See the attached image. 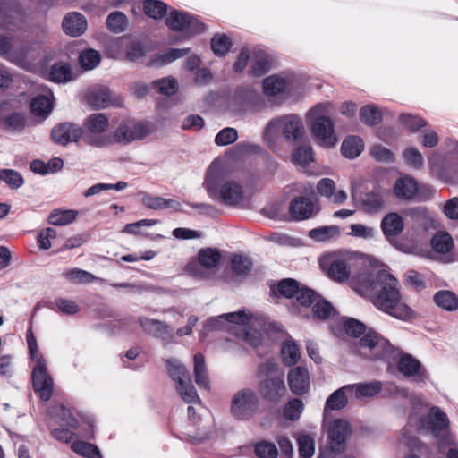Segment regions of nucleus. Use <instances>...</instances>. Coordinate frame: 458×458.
<instances>
[{"label": "nucleus", "instance_id": "obj_1", "mask_svg": "<svg viewBox=\"0 0 458 458\" xmlns=\"http://www.w3.org/2000/svg\"><path fill=\"white\" fill-rule=\"evenodd\" d=\"M350 284L360 295L369 297L378 310L398 319L411 318L412 310L401 301L398 281L386 270L365 267L351 278Z\"/></svg>", "mask_w": 458, "mask_h": 458}, {"label": "nucleus", "instance_id": "obj_2", "mask_svg": "<svg viewBox=\"0 0 458 458\" xmlns=\"http://www.w3.org/2000/svg\"><path fill=\"white\" fill-rule=\"evenodd\" d=\"M354 352L363 358L384 360L388 363L398 358L397 369L404 377H414L419 382L426 377L425 370L418 360L410 354H401L387 339L375 331H369L363 335L358 344H355Z\"/></svg>", "mask_w": 458, "mask_h": 458}, {"label": "nucleus", "instance_id": "obj_3", "mask_svg": "<svg viewBox=\"0 0 458 458\" xmlns=\"http://www.w3.org/2000/svg\"><path fill=\"white\" fill-rule=\"evenodd\" d=\"M203 187L212 200L227 207H239L245 201L242 184L239 181L227 178L220 163L216 161L209 165Z\"/></svg>", "mask_w": 458, "mask_h": 458}, {"label": "nucleus", "instance_id": "obj_4", "mask_svg": "<svg viewBox=\"0 0 458 458\" xmlns=\"http://www.w3.org/2000/svg\"><path fill=\"white\" fill-rule=\"evenodd\" d=\"M50 412L57 424L67 428H58L51 430L52 437L56 440L70 443L75 437V433L71 429H76L78 434L84 438L89 439L93 437L94 420L91 417L82 416L75 410L63 404L54 406Z\"/></svg>", "mask_w": 458, "mask_h": 458}, {"label": "nucleus", "instance_id": "obj_5", "mask_svg": "<svg viewBox=\"0 0 458 458\" xmlns=\"http://www.w3.org/2000/svg\"><path fill=\"white\" fill-rule=\"evenodd\" d=\"M304 131L301 118L296 114H287L270 120L264 129L263 139L274 150L281 136L286 140L297 141L302 138Z\"/></svg>", "mask_w": 458, "mask_h": 458}, {"label": "nucleus", "instance_id": "obj_6", "mask_svg": "<svg viewBox=\"0 0 458 458\" xmlns=\"http://www.w3.org/2000/svg\"><path fill=\"white\" fill-rule=\"evenodd\" d=\"M223 109L233 115L259 113L267 107L264 98L251 86L237 87L222 102Z\"/></svg>", "mask_w": 458, "mask_h": 458}, {"label": "nucleus", "instance_id": "obj_7", "mask_svg": "<svg viewBox=\"0 0 458 458\" xmlns=\"http://www.w3.org/2000/svg\"><path fill=\"white\" fill-rule=\"evenodd\" d=\"M330 110L329 103H322L316 105L307 114L313 136L318 143L325 148L334 147L338 141L335 124L328 116Z\"/></svg>", "mask_w": 458, "mask_h": 458}, {"label": "nucleus", "instance_id": "obj_8", "mask_svg": "<svg viewBox=\"0 0 458 458\" xmlns=\"http://www.w3.org/2000/svg\"><path fill=\"white\" fill-rule=\"evenodd\" d=\"M167 370L181 398L187 403H200L186 367L176 359L167 360Z\"/></svg>", "mask_w": 458, "mask_h": 458}, {"label": "nucleus", "instance_id": "obj_9", "mask_svg": "<svg viewBox=\"0 0 458 458\" xmlns=\"http://www.w3.org/2000/svg\"><path fill=\"white\" fill-rule=\"evenodd\" d=\"M259 408V396L251 388L240 389L232 396L230 412L237 420H250L257 414Z\"/></svg>", "mask_w": 458, "mask_h": 458}, {"label": "nucleus", "instance_id": "obj_10", "mask_svg": "<svg viewBox=\"0 0 458 458\" xmlns=\"http://www.w3.org/2000/svg\"><path fill=\"white\" fill-rule=\"evenodd\" d=\"M294 76L290 73L274 74L265 78L262 89L271 106H278L288 97L293 89Z\"/></svg>", "mask_w": 458, "mask_h": 458}, {"label": "nucleus", "instance_id": "obj_11", "mask_svg": "<svg viewBox=\"0 0 458 458\" xmlns=\"http://www.w3.org/2000/svg\"><path fill=\"white\" fill-rule=\"evenodd\" d=\"M226 324L232 326V324L249 327V328H244V332L242 337L248 342L250 345L257 347L261 344L263 339V334L259 330H254L251 327L255 325H259L262 327V329H266V323L259 319L257 317L252 316L250 313H247L245 310H238L235 312H230L226 314H223Z\"/></svg>", "mask_w": 458, "mask_h": 458}, {"label": "nucleus", "instance_id": "obj_12", "mask_svg": "<svg viewBox=\"0 0 458 458\" xmlns=\"http://www.w3.org/2000/svg\"><path fill=\"white\" fill-rule=\"evenodd\" d=\"M109 124L108 118L105 114L96 113L89 115L84 122L82 137L84 141L96 148H103L110 142L108 137L103 134Z\"/></svg>", "mask_w": 458, "mask_h": 458}, {"label": "nucleus", "instance_id": "obj_13", "mask_svg": "<svg viewBox=\"0 0 458 458\" xmlns=\"http://www.w3.org/2000/svg\"><path fill=\"white\" fill-rule=\"evenodd\" d=\"M154 131L153 124L134 119L125 120L119 124L114 133V139L121 144H129L143 140Z\"/></svg>", "mask_w": 458, "mask_h": 458}, {"label": "nucleus", "instance_id": "obj_14", "mask_svg": "<svg viewBox=\"0 0 458 458\" xmlns=\"http://www.w3.org/2000/svg\"><path fill=\"white\" fill-rule=\"evenodd\" d=\"M320 266L327 276L337 283L346 281L351 274V259L342 253H329L320 259Z\"/></svg>", "mask_w": 458, "mask_h": 458}, {"label": "nucleus", "instance_id": "obj_15", "mask_svg": "<svg viewBox=\"0 0 458 458\" xmlns=\"http://www.w3.org/2000/svg\"><path fill=\"white\" fill-rule=\"evenodd\" d=\"M221 260V254L217 249H201L198 254V261H191L187 265V271L199 279L209 277Z\"/></svg>", "mask_w": 458, "mask_h": 458}, {"label": "nucleus", "instance_id": "obj_16", "mask_svg": "<svg viewBox=\"0 0 458 458\" xmlns=\"http://www.w3.org/2000/svg\"><path fill=\"white\" fill-rule=\"evenodd\" d=\"M167 26L174 31H183L191 36L204 31V24L194 15L182 12L173 10L166 18Z\"/></svg>", "mask_w": 458, "mask_h": 458}, {"label": "nucleus", "instance_id": "obj_17", "mask_svg": "<svg viewBox=\"0 0 458 458\" xmlns=\"http://www.w3.org/2000/svg\"><path fill=\"white\" fill-rule=\"evenodd\" d=\"M34 362L32 369V383L36 394L41 400L48 401L53 394V379L47 371L45 359H38Z\"/></svg>", "mask_w": 458, "mask_h": 458}, {"label": "nucleus", "instance_id": "obj_18", "mask_svg": "<svg viewBox=\"0 0 458 458\" xmlns=\"http://www.w3.org/2000/svg\"><path fill=\"white\" fill-rule=\"evenodd\" d=\"M350 434V425L343 419L334 420L327 425V444L331 451L340 453L345 448V442Z\"/></svg>", "mask_w": 458, "mask_h": 458}, {"label": "nucleus", "instance_id": "obj_19", "mask_svg": "<svg viewBox=\"0 0 458 458\" xmlns=\"http://www.w3.org/2000/svg\"><path fill=\"white\" fill-rule=\"evenodd\" d=\"M418 427L437 437L448 428L449 419L440 408L434 406L427 416L420 420Z\"/></svg>", "mask_w": 458, "mask_h": 458}, {"label": "nucleus", "instance_id": "obj_20", "mask_svg": "<svg viewBox=\"0 0 458 458\" xmlns=\"http://www.w3.org/2000/svg\"><path fill=\"white\" fill-rule=\"evenodd\" d=\"M318 211V202L307 197L294 198L289 205V214L294 221L310 219L315 216Z\"/></svg>", "mask_w": 458, "mask_h": 458}, {"label": "nucleus", "instance_id": "obj_21", "mask_svg": "<svg viewBox=\"0 0 458 458\" xmlns=\"http://www.w3.org/2000/svg\"><path fill=\"white\" fill-rule=\"evenodd\" d=\"M139 323L146 333L161 339L165 344L174 343V329L171 326L148 318H140Z\"/></svg>", "mask_w": 458, "mask_h": 458}, {"label": "nucleus", "instance_id": "obj_22", "mask_svg": "<svg viewBox=\"0 0 458 458\" xmlns=\"http://www.w3.org/2000/svg\"><path fill=\"white\" fill-rule=\"evenodd\" d=\"M287 379L290 390L296 395H302L310 390V373L305 367L297 366L290 369Z\"/></svg>", "mask_w": 458, "mask_h": 458}, {"label": "nucleus", "instance_id": "obj_23", "mask_svg": "<svg viewBox=\"0 0 458 458\" xmlns=\"http://www.w3.org/2000/svg\"><path fill=\"white\" fill-rule=\"evenodd\" d=\"M82 134V129L72 123H60L52 130L51 133L53 140L63 146L78 141Z\"/></svg>", "mask_w": 458, "mask_h": 458}, {"label": "nucleus", "instance_id": "obj_24", "mask_svg": "<svg viewBox=\"0 0 458 458\" xmlns=\"http://www.w3.org/2000/svg\"><path fill=\"white\" fill-rule=\"evenodd\" d=\"M352 198L360 209L369 214L380 211L385 205L383 195L379 190H374L360 196L353 191Z\"/></svg>", "mask_w": 458, "mask_h": 458}, {"label": "nucleus", "instance_id": "obj_25", "mask_svg": "<svg viewBox=\"0 0 458 458\" xmlns=\"http://www.w3.org/2000/svg\"><path fill=\"white\" fill-rule=\"evenodd\" d=\"M393 191L397 199L411 200L419 193V184L413 177L402 175L395 181Z\"/></svg>", "mask_w": 458, "mask_h": 458}, {"label": "nucleus", "instance_id": "obj_26", "mask_svg": "<svg viewBox=\"0 0 458 458\" xmlns=\"http://www.w3.org/2000/svg\"><path fill=\"white\" fill-rule=\"evenodd\" d=\"M285 385L281 377H270L259 385V391L264 399L277 402L285 393Z\"/></svg>", "mask_w": 458, "mask_h": 458}, {"label": "nucleus", "instance_id": "obj_27", "mask_svg": "<svg viewBox=\"0 0 458 458\" xmlns=\"http://www.w3.org/2000/svg\"><path fill=\"white\" fill-rule=\"evenodd\" d=\"M62 27L65 34L79 37L87 30V21L81 13L72 12L64 16Z\"/></svg>", "mask_w": 458, "mask_h": 458}, {"label": "nucleus", "instance_id": "obj_28", "mask_svg": "<svg viewBox=\"0 0 458 458\" xmlns=\"http://www.w3.org/2000/svg\"><path fill=\"white\" fill-rule=\"evenodd\" d=\"M404 223L403 217L395 212L386 215L381 221V229L386 240L393 241L403 230Z\"/></svg>", "mask_w": 458, "mask_h": 458}, {"label": "nucleus", "instance_id": "obj_29", "mask_svg": "<svg viewBox=\"0 0 458 458\" xmlns=\"http://www.w3.org/2000/svg\"><path fill=\"white\" fill-rule=\"evenodd\" d=\"M142 204L149 209L161 210L171 208L174 211H182V205L173 199H165L158 196L145 195L142 198Z\"/></svg>", "mask_w": 458, "mask_h": 458}, {"label": "nucleus", "instance_id": "obj_30", "mask_svg": "<svg viewBox=\"0 0 458 458\" xmlns=\"http://www.w3.org/2000/svg\"><path fill=\"white\" fill-rule=\"evenodd\" d=\"M352 395L356 399L371 398L379 394L382 390V384L379 381H371L349 385Z\"/></svg>", "mask_w": 458, "mask_h": 458}, {"label": "nucleus", "instance_id": "obj_31", "mask_svg": "<svg viewBox=\"0 0 458 458\" xmlns=\"http://www.w3.org/2000/svg\"><path fill=\"white\" fill-rule=\"evenodd\" d=\"M347 394L352 396L349 385H345L333 392L327 399L325 403V411H339L344 409L348 403Z\"/></svg>", "mask_w": 458, "mask_h": 458}, {"label": "nucleus", "instance_id": "obj_32", "mask_svg": "<svg viewBox=\"0 0 458 458\" xmlns=\"http://www.w3.org/2000/svg\"><path fill=\"white\" fill-rule=\"evenodd\" d=\"M190 51V48H170L165 52L157 53L152 56L148 64L152 66H164L183 57Z\"/></svg>", "mask_w": 458, "mask_h": 458}, {"label": "nucleus", "instance_id": "obj_33", "mask_svg": "<svg viewBox=\"0 0 458 458\" xmlns=\"http://www.w3.org/2000/svg\"><path fill=\"white\" fill-rule=\"evenodd\" d=\"M281 355L283 362L286 366H293L299 361L301 358L300 346L292 337L283 342Z\"/></svg>", "mask_w": 458, "mask_h": 458}, {"label": "nucleus", "instance_id": "obj_34", "mask_svg": "<svg viewBox=\"0 0 458 458\" xmlns=\"http://www.w3.org/2000/svg\"><path fill=\"white\" fill-rule=\"evenodd\" d=\"M270 69V62L265 51L252 49L251 73L254 76H262Z\"/></svg>", "mask_w": 458, "mask_h": 458}, {"label": "nucleus", "instance_id": "obj_35", "mask_svg": "<svg viewBox=\"0 0 458 458\" xmlns=\"http://www.w3.org/2000/svg\"><path fill=\"white\" fill-rule=\"evenodd\" d=\"M193 360L195 382L199 387L208 389L209 387V378L204 356L201 353H196Z\"/></svg>", "mask_w": 458, "mask_h": 458}, {"label": "nucleus", "instance_id": "obj_36", "mask_svg": "<svg viewBox=\"0 0 458 458\" xmlns=\"http://www.w3.org/2000/svg\"><path fill=\"white\" fill-rule=\"evenodd\" d=\"M142 8L148 18L159 21L166 14L168 6L160 0H143Z\"/></svg>", "mask_w": 458, "mask_h": 458}, {"label": "nucleus", "instance_id": "obj_37", "mask_svg": "<svg viewBox=\"0 0 458 458\" xmlns=\"http://www.w3.org/2000/svg\"><path fill=\"white\" fill-rule=\"evenodd\" d=\"M362 140L358 136H349L342 143L341 151L343 156L352 159L357 157L363 150Z\"/></svg>", "mask_w": 458, "mask_h": 458}, {"label": "nucleus", "instance_id": "obj_38", "mask_svg": "<svg viewBox=\"0 0 458 458\" xmlns=\"http://www.w3.org/2000/svg\"><path fill=\"white\" fill-rule=\"evenodd\" d=\"M434 301L436 304L443 310L454 311L458 309V296L446 290H441L435 293Z\"/></svg>", "mask_w": 458, "mask_h": 458}, {"label": "nucleus", "instance_id": "obj_39", "mask_svg": "<svg viewBox=\"0 0 458 458\" xmlns=\"http://www.w3.org/2000/svg\"><path fill=\"white\" fill-rule=\"evenodd\" d=\"M52 98V93L50 96L38 95L35 97L30 103L31 112L35 115L47 117L53 108Z\"/></svg>", "mask_w": 458, "mask_h": 458}, {"label": "nucleus", "instance_id": "obj_40", "mask_svg": "<svg viewBox=\"0 0 458 458\" xmlns=\"http://www.w3.org/2000/svg\"><path fill=\"white\" fill-rule=\"evenodd\" d=\"M47 307L67 316H73L80 311V306L76 301L63 297L56 298L54 303H49Z\"/></svg>", "mask_w": 458, "mask_h": 458}, {"label": "nucleus", "instance_id": "obj_41", "mask_svg": "<svg viewBox=\"0 0 458 458\" xmlns=\"http://www.w3.org/2000/svg\"><path fill=\"white\" fill-rule=\"evenodd\" d=\"M106 24L111 32L119 34L126 30L128 19L123 13L114 11L107 15Z\"/></svg>", "mask_w": 458, "mask_h": 458}, {"label": "nucleus", "instance_id": "obj_42", "mask_svg": "<svg viewBox=\"0 0 458 458\" xmlns=\"http://www.w3.org/2000/svg\"><path fill=\"white\" fill-rule=\"evenodd\" d=\"M432 249L438 253H449L454 248L451 235L445 232L437 233L431 239Z\"/></svg>", "mask_w": 458, "mask_h": 458}, {"label": "nucleus", "instance_id": "obj_43", "mask_svg": "<svg viewBox=\"0 0 458 458\" xmlns=\"http://www.w3.org/2000/svg\"><path fill=\"white\" fill-rule=\"evenodd\" d=\"M89 101L95 108H106L112 102L110 90L106 87H101L90 92Z\"/></svg>", "mask_w": 458, "mask_h": 458}, {"label": "nucleus", "instance_id": "obj_44", "mask_svg": "<svg viewBox=\"0 0 458 458\" xmlns=\"http://www.w3.org/2000/svg\"><path fill=\"white\" fill-rule=\"evenodd\" d=\"M49 79L54 82L65 83L72 80L71 67L66 63L55 64L50 70Z\"/></svg>", "mask_w": 458, "mask_h": 458}, {"label": "nucleus", "instance_id": "obj_45", "mask_svg": "<svg viewBox=\"0 0 458 458\" xmlns=\"http://www.w3.org/2000/svg\"><path fill=\"white\" fill-rule=\"evenodd\" d=\"M77 215V211L72 209H55L50 213L48 222L53 225L63 226L72 223Z\"/></svg>", "mask_w": 458, "mask_h": 458}, {"label": "nucleus", "instance_id": "obj_46", "mask_svg": "<svg viewBox=\"0 0 458 458\" xmlns=\"http://www.w3.org/2000/svg\"><path fill=\"white\" fill-rule=\"evenodd\" d=\"M72 450L87 458H102L101 453L98 446H96L93 444L81 441V440H76L72 444Z\"/></svg>", "mask_w": 458, "mask_h": 458}, {"label": "nucleus", "instance_id": "obj_47", "mask_svg": "<svg viewBox=\"0 0 458 458\" xmlns=\"http://www.w3.org/2000/svg\"><path fill=\"white\" fill-rule=\"evenodd\" d=\"M119 46L125 48L126 57L130 61H137L145 55V48L138 40H129L124 44V40L121 39Z\"/></svg>", "mask_w": 458, "mask_h": 458}, {"label": "nucleus", "instance_id": "obj_48", "mask_svg": "<svg viewBox=\"0 0 458 458\" xmlns=\"http://www.w3.org/2000/svg\"><path fill=\"white\" fill-rule=\"evenodd\" d=\"M360 118L364 124L373 126L381 122L382 114L376 106L367 105L360 108Z\"/></svg>", "mask_w": 458, "mask_h": 458}, {"label": "nucleus", "instance_id": "obj_49", "mask_svg": "<svg viewBox=\"0 0 458 458\" xmlns=\"http://www.w3.org/2000/svg\"><path fill=\"white\" fill-rule=\"evenodd\" d=\"M339 233V228L331 225L314 228L309 232V236L317 242H326L338 236Z\"/></svg>", "mask_w": 458, "mask_h": 458}, {"label": "nucleus", "instance_id": "obj_50", "mask_svg": "<svg viewBox=\"0 0 458 458\" xmlns=\"http://www.w3.org/2000/svg\"><path fill=\"white\" fill-rule=\"evenodd\" d=\"M404 163L411 168L420 170L423 167L424 157L422 154L415 148H407L403 152Z\"/></svg>", "mask_w": 458, "mask_h": 458}, {"label": "nucleus", "instance_id": "obj_51", "mask_svg": "<svg viewBox=\"0 0 458 458\" xmlns=\"http://www.w3.org/2000/svg\"><path fill=\"white\" fill-rule=\"evenodd\" d=\"M231 266L237 276H244L251 269L252 261L245 255L235 254L232 258Z\"/></svg>", "mask_w": 458, "mask_h": 458}, {"label": "nucleus", "instance_id": "obj_52", "mask_svg": "<svg viewBox=\"0 0 458 458\" xmlns=\"http://www.w3.org/2000/svg\"><path fill=\"white\" fill-rule=\"evenodd\" d=\"M299 454L302 458H311L315 453V439L310 435L303 434L298 439Z\"/></svg>", "mask_w": 458, "mask_h": 458}, {"label": "nucleus", "instance_id": "obj_53", "mask_svg": "<svg viewBox=\"0 0 458 458\" xmlns=\"http://www.w3.org/2000/svg\"><path fill=\"white\" fill-rule=\"evenodd\" d=\"M101 60L100 54L94 49H87L81 53L79 62L86 70H92L98 65Z\"/></svg>", "mask_w": 458, "mask_h": 458}, {"label": "nucleus", "instance_id": "obj_54", "mask_svg": "<svg viewBox=\"0 0 458 458\" xmlns=\"http://www.w3.org/2000/svg\"><path fill=\"white\" fill-rule=\"evenodd\" d=\"M313 160V151L310 145L299 146L292 155V162L304 166Z\"/></svg>", "mask_w": 458, "mask_h": 458}, {"label": "nucleus", "instance_id": "obj_55", "mask_svg": "<svg viewBox=\"0 0 458 458\" xmlns=\"http://www.w3.org/2000/svg\"><path fill=\"white\" fill-rule=\"evenodd\" d=\"M399 122L411 132H416L427 125V122L423 118L410 114H402L399 116Z\"/></svg>", "mask_w": 458, "mask_h": 458}, {"label": "nucleus", "instance_id": "obj_56", "mask_svg": "<svg viewBox=\"0 0 458 458\" xmlns=\"http://www.w3.org/2000/svg\"><path fill=\"white\" fill-rule=\"evenodd\" d=\"M304 410V403L301 399L293 398L284 408V415L287 420H297Z\"/></svg>", "mask_w": 458, "mask_h": 458}, {"label": "nucleus", "instance_id": "obj_57", "mask_svg": "<svg viewBox=\"0 0 458 458\" xmlns=\"http://www.w3.org/2000/svg\"><path fill=\"white\" fill-rule=\"evenodd\" d=\"M300 287L299 282L293 278H286L281 280L277 286L276 291L278 293L285 298L291 299L294 298L296 293Z\"/></svg>", "mask_w": 458, "mask_h": 458}, {"label": "nucleus", "instance_id": "obj_58", "mask_svg": "<svg viewBox=\"0 0 458 458\" xmlns=\"http://www.w3.org/2000/svg\"><path fill=\"white\" fill-rule=\"evenodd\" d=\"M3 124L13 131L21 132L26 127V117L21 113H12L4 118Z\"/></svg>", "mask_w": 458, "mask_h": 458}, {"label": "nucleus", "instance_id": "obj_59", "mask_svg": "<svg viewBox=\"0 0 458 458\" xmlns=\"http://www.w3.org/2000/svg\"><path fill=\"white\" fill-rule=\"evenodd\" d=\"M65 278L71 283L84 284L91 283L96 277L85 270L80 268H72L64 273Z\"/></svg>", "mask_w": 458, "mask_h": 458}, {"label": "nucleus", "instance_id": "obj_60", "mask_svg": "<svg viewBox=\"0 0 458 458\" xmlns=\"http://www.w3.org/2000/svg\"><path fill=\"white\" fill-rule=\"evenodd\" d=\"M231 46V39L225 35H216L211 40V48L216 55L227 54Z\"/></svg>", "mask_w": 458, "mask_h": 458}, {"label": "nucleus", "instance_id": "obj_61", "mask_svg": "<svg viewBox=\"0 0 458 458\" xmlns=\"http://www.w3.org/2000/svg\"><path fill=\"white\" fill-rule=\"evenodd\" d=\"M255 454L259 458H276L278 451L273 443L263 440L257 443Z\"/></svg>", "mask_w": 458, "mask_h": 458}, {"label": "nucleus", "instance_id": "obj_62", "mask_svg": "<svg viewBox=\"0 0 458 458\" xmlns=\"http://www.w3.org/2000/svg\"><path fill=\"white\" fill-rule=\"evenodd\" d=\"M238 139L236 129L226 127L221 130L215 138V143L217 146H226L233 143Z\"/></svg>", "mask_w": 458, "mask_h": 458}, {"label": "nucleus", "instance_id": "obj_63", "mask_svg": "<svg viewBox=\"0 0 458 458\" xmlns=\"http://www.w3.org/2000/svg\"><path fill=\"white\" fill-rule=\"evenodd\" d=\"M3 182L12 189H19L24 183L22 175L13 169H2Z\"/></svg>", "mask_w": 458, "mask_h": 458}, {"label": "nucleus", "instance_id": "obj_64", "mask_svg": "<svg viewBox=\"0 0 458 458\" xmlns=\"http://www.w3.org/2000/svg\"><path fill=\"white\" fill-rule=\"evenodd\" d=\"M153 84L158 89L160 93L167 96L174 94L178 89L177 81L173 77L163 78L154 81Z\"/></svg>", "mask_w": 458, "mask_h": 458}]
</instances>
